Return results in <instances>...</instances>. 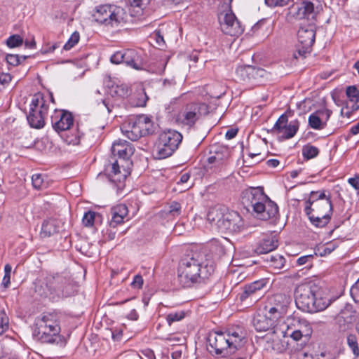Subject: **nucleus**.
<instances>
[{
	"label": "nucleus",
	"instance_id": "obj_48",
	"mask_svg": "<svg viewBox=\"0 0 359 359\" xmlns=\"http://www.w3.org/2000/svg\"><path fill=\"white\" fill-rule=\"evenodd\" d=\"M11 266L10 264H6L4 267V276L3 278V282L2 284L4 285L5 287H7L8 285L10 284V279H11Z\"/></svg>",
	"mask_w": 359,
	"mask_h": 359
},
{
	"label": "nucleus",
	"instance_id": "obj_21",
	"mask_svg": "<svg viewBox=\"0 0 359 359\" xmlns=\"http://www.w3.org/2000/svg\"><path fill=\"white\" fill-rule=\"evenodd\" d=\"M106 170L108 172L110 181L116 184L118 187L125 181L127 176L130 174V172L126 169L123 168L121 170L118 161L109 165Z\"/></svg>",
	"mask_w": 359,
	"mask_h": 359
},
{
	"label": "nucleus",
	"instance_id": "obj_16",
	"mask_svg": "<svg viewBox=\"0 0 359 359\" xmlns=\"http://www.w3.org/2000/svg\"><path fill=\"white\" fill-rule=\"evenodd\" d=\"M210 352H215V354H228L229 352V342L227 334L223 332H212L208 337Z\"/></svg>",
	"mask_w": 359,
	"mask_h": 359
},
{
	"label": "nucleus",
	"instance_id": "obj_49",
	"mask_svg": "<svg viewBox=\"0 0 359 359\" xmlns=\"http://www.w3.org/2000/svg\"><path fill=\"white\" fill-rule=\"evenodd\" d=\"M292 0H265V3L271 7L284 6L288 5Z\"/></svg>",
	"mask_w": 359,
	"mask_h": 359
},
{
	"label": "nucleus",
	"instance_id": "obj_43",
	"mask_svg": "<svg viewBox=\"0 0 359 359\" xmlns=\"http://www.w3.org/2000/svg\"><path fill=\"white\" fill-rule=\"evenodd\" d=\"M184 311L172 312L167 315L166 320L169 325L172 323L180 321L184 318Z\"/></svg>",
	"mask_w": 359,
	"mask_h": 359
},
{
	"label": "nucleus",
	"instance_id": "obj_11",
	"mask_svg": "<svg viewBox=\"0 0 359 359\" xmlns=\"http://www.w3.org/2000/svg\"><path fill=\"white\" fill-rule=\"evenodd\" d=\"M48 106L41 94L35 95L30 104L27 121L31 127L41 128L45 124V117L48 114Z\"/></svg>",
	"mask_w": 359,
	"mask_h": 359
},
{
	"label": "nucleus",
	"instance_id": "obj_29",
	"mask_svg": "<svg viewBox=\"0 0 359 359\" xmlns=\"http://www.w3.org/2000/svg\"><path fill=\"white\" fill-rule=\"evenodd\" d=\"M346 94L348 97V100L346 102L349 103V106L351 107L353 109H358L359 92L357 88L354 86H348L346 88Z\"/></svg>",
	"mask_w": 359,
	"mask_h": 359
},
{
	"label": "nucleus",
	"instance_id": "obj_18",
	"mask_svg": "<svg viewBox=\"0 0 359 359\" xmlns=\"http://www.w3.org/2000/svg\"><path fill=\"white\" fill-rule=\"evenodd\" d=\"M332 114V111L327 108H322L316 111L309 116V126L314 130L324 129L327 126Z\"/></svg>",
	"mask_w": 359,
	"mask_h": 359
},
{
	"label": "nucleus",
	"instance_id": "obj_40",
	"mask_svg": "<svg viewBox=\"0 0 359 359\" xmlns=\"http://www.w3.org/2000/svg\"><path fill=\"white\" fill-rule=\"evenodd\" d=\"M33 187L36 189H43L46 187V183L41 174H34L32 177Z\"/></svg>",
	"mask_w": 359,
	"mask_h": 359
},
{
	"label": "nucleus",
	"instance_id": "obj_34",
	"mask_svg": "<svg viewBox=\"0 0 359 359\" xmlns=\"http://www.w3.org/2000/svg\"><path fill=\"white\" fill-rule=\"evenodd\" d=\"M269 262L271 266L276 269H281L285 265V260L284 257L280 255H271Z\"/></svg>",
	"mask_w": 359,
	"mask_h": 359
},
{
	"label": "nucleus",
	"instance_id": "obj_51",
	"mask_svg": "<svg viewBox=\"0 0 359 359\" xmlns=\"http://www.w3.org/2000/svg\"><path fill=\"white\" fill-rule=\"evenodd\" d=\"M337 247V245L335 243H327L325 245H323L321 248L323 251L320 252L319 254L320 256H325L326 255L331 253Z\"/></svg>",
	"mask_w": 359,
	"mask_h": 359
},
{
	"label": "nucleus",
	"instance_id": "obj_55",
	"mask_svg": "<svg viewBox=\"0 0 359 359\" xmlns=\"http://www.w3.org/2000/svg\"><path fill=\"white\" fill-rule=\"evenodd\" d=\"M144 280L142 276L137 274L134 276L131 285L133 288L140 289L142 287Z\"/></svg>",
	"mask_w": 359,
	"mask_h": 359
},
{
	"label": "nucleus",
	"instance_id": "obj_14",
	"mask_svg": "<svg viewBox=\"0 0 359 359\" xmlns=\"http://www.w3.org/2000/svg\"><path fill=\"white\" fill-rule=\"evenodd\" d=\"M218 20L222 31L226 34L236 36L243 31L233 12H219Z\"/></svg>",
	"mask_w": 359,
	"mask_h": 359
},
{
	"label": "nucleus",
	"instance_id": "obj_42",
	"mask_svg": "<svg viewBox=\"0 0 359 359\" xmlns=\"http://www.w3.org/2000/svg\"><path fill=\"white\" fill-rule=\"evenodd\" d=\"M266 285V280L261 279L259 280H254L250 285H248V295L255 292L257 290L262 289Z\"/></svg>",
	"mask_w": 359,
	"mask_h": 359
},
{
	"label": "nucleus",
	"instance_id": "obj_9",
	"mask_svg": "<svg viewBox=\"0 0 359 359\" xmlns=\"http://www.w3.org/2000/svg\"><path fill=\"white\" fill-rule=\"evenodd\" d=\"M121 130L129 140L136 141L140 137L154 132V122L148 116L141 114L130 118L123 124Z\"/></svg>",
	"mask_w": 359,
	"mask_h": 359
},
{
	"label": "nucleus",
	"instance_id": "obj_20",
	"mask_svg": "<svg viewBox=\"0 0 359 359\" xmlns=\"http://www.w3.org/2000/svg\"><path fill=\"white\" fill-rule=\"evenodd\" d=\"M314 6L310 1H304L299 5H292L289 8L288 15L296 19L309 18L313 13Z\"/></svg>",
	"mask_w": 359,
	"mask_h": 359
},
{
	"label": "nucleus",
	"instance_id": "obj_26",
	"mask_svg": "<svg viewBox=\"0 0 359 359\" xmlns=\"http://www.w3.org/2000/svg\"><path fill=\"white\" fill-rule=\"evenodd\" d=\"M229 342V352L231 353L235 350L243 346L246 342L245 334L241 332L234 331L231 333H228Z\"/></svg>",
	"mask_w": 359,
	"mask_h": 359
},
{
	"label": "nucleus",
	"instance_id": "obj_37",
	"mask_svg": "<svg viewBox=\"0 0 359 359\" xmlns=\"http://www.w3.org/2000/svg\"><path fill=\"white\" fill-rule=\"evenodd\" d=\"M241 147L242 154H241V157L240 158H238L237 161V165L240 166L238 173L241 177H243L244 179L245 175L247 173V170H245V161L244 159V155H243L244 143L243 142L241 143Z\"/></svg>",
	"mask_w": 359,
	"mask_h": 359
},
{
	"label": "nucleus",
	"instance_id": "obj_56",
	"mask_svg": "<svg viewBox=\"0 0 359 359\" xmlns=\"http://www.w3.org/2000/svg\"><path fill=\"white\" fill-rule=\"evenodd\" d=\"M233 0H223L220 5L219 12L227 13L229 11L233 12L231 9V2Z\"/></svg>",
	"mask_w": 359,
	"mask_h": 359
},
{
	"label": "nucleus",
	"instance_id": "obj_19",
	"mask_svg": "<svg viewBox=\"0 0 359 359\" xmlns=\"http://www.w3.org/2000/svg\"><path fill=\"white\" fill-rule=\"evenodd\" d=\"M53 128L57 131L69 130L73 125L74 118L72 114L68 111H55L51 116Z\"/></svg>",
	"mask_w": 359,
	"mask_h": 359
},
{
	"label": "nucleus",
	"instance_id": "obj_32",
	"mask_svg": "<svg viewBox=\"0 0 359 359\" xmlns=\"http://www.w3.org/2000/svg\"><path fill=\"white\" fill-rule=\"evenodd\" d=\"M292 320L294 321V323H290L289 325H292L294 329L300 331L306 330L308 334L310 336L311 335L313 332L312 327L307 320L304 319Z\"/></svg>",
	"mask_w": 359,
	"mask_h": 359
},
{
	"label": "nucleus",
	"instance_id": "obj_1",
	"mask_svg": "<svg viewBox=\"0 0 359 359\" xmlns=\"http://www.w3.org/2000/svg\"><path fill=\"white\" fill-rule=\"evenodd\" d=\"M214 271L206 250H191L181 260L178 268V280L184 287H191L208 278Z\"/></svg>",
	"mask_w": 359,
	"mask_h": 359
},
{
	"label": "nucleus",
	"instance_id": "obj_59",
	"mask_svg": "<svg viewBox=\"0 0 359 359\" xmlns=\"http://www.w3.org/2000/svg\"><path fill=\"white\" fill-rule=\"evenodd\" d=\"M248 156L250 157L252 160L255 158H257V162H261L265 159L264 154H262L261 152H250L248 153Z\"/></svg>",
	"mask_w": 359,
	"mask_h": 359
},
{
	"label": "nucleus",
	"instance_id": "obj_58",
	"mask_svg": "<svg viewBox=\"0 0 359 359\" xmlns=\"http://www.w3.org/2000/svg\"><path fill=\"white\" fill-rule=\"evenodd\" d=\"M348 182L355 190H359V175H355L353 177L349 178L348 180Z\"/></svg>",
	"mask_w": 359,
	"mask_h": 359
},
{
	"label": "nucleus",
	"instance_id": "obj_22",
	"mask_svg": "<svg viewBox=\"0 0 359 359\" xmlns=\"http://www.w3.org/2000/svg\"><path fill=\"white\" fill-rule=\"evenodd\" d=\"M134 149L131 144L126 140H118L114 142L111 147V154L118 156L123 161L127 160L133 154Z\"/></svg>",
	"mask_w": 359,
	"mask_h": 359
},
{
	"label": "nucleus",
	"instance_id": "obj_57",
	"mask_svg": "<svg viewBox=\"0 0 359 359\" xmlns=\"http://www.w3.org/2000/svg\"><path fill=\"white\" fill-rule=\"evenodd\" d=\"M12 79V76L8 73H0V84L2 86L8 85Z\"/></svg>",
	"mask_w": 359,
	"mask_h": 359
},
{
	"label": "nucleus",
	"instance_id": "obj_54",
	"mask_svg": "<svg viewBox=\"0 0 359 359\" xmlns=\"http://www.w3.org/2000/svg\"><path fill=\"white\" fill-rule=\"evenodd\" d=\"M6 60L12 66H17L20 64V58L18 55L8 54L6 55Z\"/></svg>",
	"mask_w": 359,
	"mask_h": 359
},
{
	"label": "nucleus",
	"instance_id": "obj_52",
	"mask_svg": "<svg viewBox=\"0 0 359 359\" xmlns=\"http://www.w3.org/2000/svg\"><path fill=\"white\" fill-rule=\"evenodd\" d=\"M351 295L355 302H359V278L351 288Z\"/></svg>",
	"mask_w": 359,
	"mask_h": 359
},
{
	"label": "nucleus",
	"instance_id": "obj_15",
	"mask_svg": "<svg viewBox=\"0 0 359 359\" xmlns=\"http://www.w3.org/2000/svg\"><path fill=\"white\" fill-rule=\"evenodd\" d=\"M299 126L297 120L288 123L287 116L281 115L276 122L273 130L284 139H290L295 135Z\"/></svg>",
	"mask_w": 359,
	"mask_h": 359
},
{
	"label": "nucleus",
	"instance_id": "obj_2",
	"mask_svg": "<svg viewBox=\"0 0 359 359\" xmlns=\"http://www.w3.org/2000/svg\"><path fill=\"white\" fill-rule=\"evenodd\" d=\"M207 221L212 231L219 233H236L244 228V221L237 212L219 205L208 209Z\"/></svg>",
	"mask_w": 359,
	"mask_h": 359
},
{
	"label": "nucleus",
	"instance_id": "obj_17",
	"mask_svg": "<svg viewBox=\"0 0 359 359\" xmlns=\"http://www.w3.org/2000/svg\"><path fill=\"white\" fill-rule=\"evenodd\" d=\"M316 32L313 27H300L297 32L299 43L302 46L298 53L301 55L309 51V49L315 42Z\"/></svg>",
	"mask_w": 359,
	"mask_h": 359
},
{
	"label": "nucleus",
	"instance_id": "obj_39",
	"mask_svg": "<svg viewBox=\"0 0 359 359\" xmlns=\"http://www.w3.org/2000/svg\"><path fill=\"white\" fill-rule=\"evenodd\" d=\"M80 39V34L79 33L76 31L72 33L71 36L69 37L67 42L64 45L63 48L65 50H69L72 49L76 44H77Z\"/></svg>",
	"mask_w": 359,
	"mask_h": 359
},
{
	"label": "nucleus",
	"instance_id": "obj_12",
	"mask_svg": "<svg viewBox=\"0 0 359 359\" xmlns=\"http://www.w3.org/2000/svg\"><path fill=\"white\" fill-rule=\"evenodd\" d=\"M276 297L283 299V304H276L275 306L270 308L266 314L270 320H273V332L268 333L265 336V339L268 344H271L272 338L276 337L275 331L277 327H280V325L285 323L284 318L287 311L288 298L281 295L277 296Z\"/></svg>",
	"mask_w": 359,
	"mask_h": 359
},
{
	"label": "nucleus",
	"instance_id": "obj_44",
	"mask_svg": "<svg viewBox=\"0 0 359 359\" xmlns=\"http://www.w3.org/2000/svg\"><path fill=\"white\" fill-rule=\"evenodd\" d=\"M9 320L4 311L0 312V335L8 329Z\"/></svg>",
	"mask_w": 359,
	"mask_h": 359
},
{
	"label": "nucleus",
	"instance_id": "obj_53",
	"mask_svg": "<svg viewBox=\"0 0 359 359\" xmlns=\"http://www.w3.org/2000/svg\"><path fill=\"white\" fill-rule=\"evenodd\" d=\"M124 51H118L115 53L114 55L111 57V62L114 64H120L123 63L124 61Z\"/></svg>",
	"mask_w": 359,
	"mask_h": 359
},
{
	"label": "nucleus",
	"instance_id": "obj_10",
	"mask_svg": "<svg viewBox=\"0 0 359 359\" xmlns=\"http://www.w3.org/2000/svg\"><path fill=\"white\" fill-rule=\"evenodd\" d=\"M182 135L176 130H167L160 134L154 148L156 158H165L172 154L182 142Z\"/></svg>",
	"mask_w": 359,
	"mask_h": 359
},
{
	"label": "nucleus",
	"instance_id": "obj_5",
	"mask_svg": "<svg viewBox=\"0 0 359 359\" xmlns=\"http://www.w3.org/2000/svg\"><path fill=\"white\" fill-rule=\"evenodd\" d=\"M305 212L311 222L317 227H323L330 220L332 205L325 191H311L306 202Z\"/></svg>",
	"mask_w": 359,
	"mask_h": 359
},
{
	"label": "nucleus",
	"instance_id": "obj_3",
	"mask_svg": "<svg viewBox=\"0 0 359 359\" xmlns=\"http://www.w3.org/2000/svg\"><path fill=\"white\" fill-rule=\"evenodd\" d=\"M295 303L297 308L307 313L325 310L330 300L323 296L321 289L313 283L299 285L295 290Z\"/></svg>",
	"mask_w": 359,
	"mask_h": 359
},
{
	"label": "nucleus",
	"instance_id": "obj_35",
	"mask_svg": "<svg viewBox=\"0 0 359 359\" xmlns=\"http://www.w3.org/2000/svg\"><path fill=\"white\" fill-rule=\"evenodd\" d=\"M318 153V149L310 144L305 145L302 149V154L307 159L316 157Z\"/></svg>",
	"mask_w": 359,
	"mask_h": 359
},
{
	"label": "nucleus",
	"instance_id": "obj_46",
	"mask_svg": "<svg viewBox=\"0 0 359 359\" xmlns=\"http://www.w3.org/2000/svg\"><path fill=\"white\" fill-rule=\"evenodd\" d=\"M181 213V205L177 202H172L169 206L168 214L175 217L180 215Z\"/></svg>",
	"mask_w": 359,
	"mask_h": 359
},
{
	"label": "nucleus",
	"instance_id": "obj_24",
	"mask_svg": "<svg viewBox=\"0 0 359 359\" xmlns=\"http://www.w3.org/2000/svg\"><path fill=\"white\" fill-rule=\"evenodd\" d=\"M123 55V63L137 70L143 69L142 60L137 51L133 49H128L124 51Z\"/></svg>",
	"mask_w": 359,
	"mask_h": 359
},
{
	"label": "nucleus",
	"instance_id": "obj_8",
	"mask_svg": "<svg viewBox=\"0 0 359 359\" xmlns=\"http://www.w3.org/2000/svg\"><path fill=\"white\" fill-rule=\"evenodd\" d=\"M93 18L98 23L111 27L122 26L126 22L127 14L123 8L114 4L96 6L92 11Z\"/></svg>",
	"mask_w": 359,
	"mask_h": 359
},
{
	"label": "nucleus",
	"instance_id": "obj_64",
	"mask_svg": "<svg viewBox=\"0 0 359 359\" xmlns=\"http://www.w3.org/2000/svg\"><path fill=\"white\" fill-rule=\"evenodd\" d=\"M189 177H190V175L189 173L186 172V173L182 174L180 176V179L179 182H177V184L187 183L188 182V180H189Z\"/></svg>",
	"mask_w": 359,
	"mask_h": 359
},
{
	"label": "nucleus",
	"instance_id": "obj_4",
	"mask_svg": "<svg viewBox=\"0 0 359 359\" xmlns=\"http://www.w3.org/2000/svg\"><path fill=\"white\" fill-rule=\"evenodd\" d=\"M177 106L180 109L174 114L173 119L180 126L191 128L199 121L203 115L208 112V107L204 103L190 102L183 104L181 97L172 99L168 104L165 105V111L170 114L174 111Z\"/></svg>",
	"mask_w": 359,
	"mask_h": 359
},
{
	"label": "nucleus",
	"instance_id": "obj_27",
	"mask_svg": "<svg viewBox=\"0 0 359 359\" xmlns=\"http://www.w3.org/2000/svg\"><path fill=\"white\" fill-rule=\"evenodd\" d=\"M278 240L275 236H267L255 248V252L257 254L268 253L278 247Z\"/></svg>",
	"mask_w": 359,
	"mask_h": 359
},
{
	"label": "nucleus",
	"instance_id": "obj_61",
	"mask_svg": "<svg viewBox=\"0 0 359 359\" xmlns=\"http://www.w3.org/2000/svg\"><path fill=\"white\" fill-rule=\"evenodd\" d=\"M149 0H130L131 5L135 7H142L147 5Z\"/></svg>",
	"mask_w": 359,
	"mask_h": 359
},
{
	"label": "nucleus",
	"instance_id": "obj_30",
	"mask_svg": "<svg viewBox=\"0 0 359 359\" xmlns=\"http://www.w3.org/2000/svg\"><path fill=\"white\" fill-rule=\"evenodd\" d=\"M265 23L266 20L264 19L259 20L251 27L250 32H248V36L259 37L260 39L266 37Z\"/></svg>",
	"mask_w": 359,
	"mask_h": 359
},
{
	"label": "nucleus",
	"instance_id": "obj_63",
	"mask_svg": "<svg viewBox=\"0 0 359 359\" xmlns=\"http://www.w3.org/2000/svg\"><path fill=\"white\" fill-rule=\"evenodd\" d=\"M122 329L121 328H115L112 331V338L114 340H118L120 339L121 337L122 336Z\"/></svg>",
	"mask_w": 359,
	"mask_h": 359
},
{
	"label": "nucleus",
	"instance_id": "obj_23",
	"mask_svg": "<svg viewBox=\"0 0 359 359\" xmlns=\"http://www.w3.org/2000/svg\"><path fill=\"white\" fill-rule=\"evenodd\" d=\"M111 219L109 222L110 226L115 228L124 222L125 218L128 216V207L125 204H118L111 208Z\"/></svg>",
	"mask_w": 359,
	"mask_h": 359
},
{
	"label": "nucleus",
	"instance_id": "obj_33",
	"mask_svg": "<svg viewBox=\"0 0 359 359\" xmlns=\"http://www.w3.org/2000/svg\"><path fill=\"white\" fill-rule=\"evenodd\" d=\"M266 72L262 68H257L253 66L248 65V79L257 80L266 76Z\"/></svg>",
	"mask_w": 359,
	"mask_h": 359
},
{
	"label": "nucleus",
	"instance_id": "obj_62",
	"mask_svg": "<svg viewBox=\"0 0 359 359\" xmlns=\"http://www.w3.org/2000/svg\"><path fill=\"white\" fill-rule=\"evenodd\" d=\"M237 133H238L237 128H231L226 131L225 137L228 140L233 139V137H236V135H237Z\"/></svg>",
	"mask_w": 359,
	"mask_h": 359
},
{
	"label": "nucleus",
	"instance_id": "obj_47",
	"mask_svg": "<svg viewBox=\"0 0 359 359\" xmlns=\"http://www.w3.org/2000/svg\"><path fill=\"white\" fill-rule=\"evenodd\" d=\"M137 101L134 103V104L137 107H144L146 104L147 100V95L144 91V90L141 89L137 93Z\"/></svg>",
	"mask_w": 359,
	"mask_h": 359
},
{
	"label": "nucleus",
	"instance_id": "obj_41",
	"mask_svg": "<svg viewBox=\"0 0 359 359\" xmlns=\"http://www.w3.org/2000/svg\"><path fill=\"white\" fill-rule=\"evenodd\" d=\"M347 344L352 350L354 355H359V348L358 345L357 337L354 334H349L347 337Z\"/></svg>",
	"mask_w": 359,
	"mask_h": 359
},
{
	"label": "nucleus",
	"instance_id": "obj_13",
	"mask_svg": "<svg viewBox=\"0 0 359 359\" xmlns=\"http://www.w3.org/2000/svg\"><path fill=\"white\" fill-rule=\"evenodd\" d=\"M275 333L276 337L272 338V342L268 346L269 348H271L273 350H279V341L280 337L289 336L294 341H299L304 337L307 339L311 337L308 334L306 330H297L294 329L292 325H289V323H283L282 325H280V327H277Z\"/></svg>",
	"mask_w": 359,
	"mask_h": 359
},
{
	"label": "nucleus",
	"instance_id": "obj_6",
	"mask_svg": "<svg viewBox=\"0 0 359 359\" xmlns=\"http://www.w3.org/2000/svg\"><path fill=\"white\" fill-rule=\"evenodd\" d=\"M34 334L41 343L55 344L60 347L66 344L60 333L58 316L55 313H44L35 321Z\"/></svg>",
	"mask_w": 359,
	"mask_h": 359
},
{
	"label": "nucleus",
	"instance_id": "obj_28",
	"mask_svg": "<svg viewBox=\"0 0 359 359\" xmlns=\"http://www.w3.org/2000/svg\"><path fill=\"white\" fill-rule=\"evenodd\" d=\"M58 222L57 220L53 219L45 220L41 226L40 236L42 238L50 237L51 235L58 231Z\"/></svg>",
	"mask_w": 359,
	"mask_h": 359
},
{
	"label": "nucleus",
	"instance_id": "obj_38",
	"mask_svg": "<svg viewBox=\"0 0 359 359\" xmlns=\"http://www.w3.org/2000/svg\"><path fill=\"white\" fill-rule=\"evenodd\" d=\"M23 43L22 38L18 35L14 34L9 36L6 40V45L11 48L20 46Z\"/></svg>",
	"mask_w": 359,
	"mask_h": 359
},
{
	"label": "nucleus",
	"instance_id": "obj_31",
	"mask_svg": "<svg viewBox=\"0 0 359 359\" xmlns=\"http://www.w3.org/2000/svg\"><path fill=\"white\" fill-rule=\"evenodd\" d=\"M110 93L112 96L126 97L130 94V88L125 84L116 85L111 88Z\"/></svg>",
	"mask_w": 359,
	"mask_h": 359
},
{
	"label": "nucleus",
	"instance_id": "obj_25",
	"mask_svg": "<svg viewBox=\"0 0 359 359\" xmlns=\"http://www.w3.org/2000/svg\"><path fill=\"white\" fill-rule=\"evenodd\" d=\"M273 320H270L267 315L257 314L252 319V325L257 332L267 331L273 329Z\"/></svg>",
	"mask_w": 359,
	"mask_h": 359
},
{
	"label": "nucleus",
	"instance_id": "obj_36",
	"mask_svg": "<svg viewBox=\"0 0 359 359\" xmlns=\"http://www.w3.org/2000/svg\"><path fill=\"white\" fill-rule=\"evenodd\" d=\"M352 311L350 308L346 307L344 309L341 310L340 313L337 316L336 319L339 323H341L342 320L345 323H349L352 320Z\"/></svg>",
	"mask_w": 359,
	"mask_h": 359
},
{
	"label": "nucleus",
	"instance_id": "obj_7",
	"mask_svg": "<svg viewBox=\"0 0 359 359\" xmlns=\"http://www.w3.org/2000/svg\"><path fill=\"white\" fill-rule=\"evenodd\" d=\"M248 193L250 196L249 200L254 217L262 221L276 217L278 214V207L265 194L263 187L248 186Z\"/></svg>",
	"mask_w": 359,
	"mask_h": 359
},
{
	"label": "nucleus",
	"instance_id": "obj_45",
	"mask_svg": "<svg viewBox=\"0 0 359 359\" xmlns=\"http://www.w3.org/2000/svg\"><path fill=\"white\" fill-rule=\"evenodd\" d=\"M95 213L93 211L86 212L83 217V224L86 226H92L94 224Z\"/></svg>",
	"mask_w": 359,
	"mask_h": 359
},
{
	"label": "nucleus",
	"instance_id": "obj_50",
	"mask_svg": "<svg viewBox=\"0 0 359 359\" xmlns=\"http://www.w3.org/2000/svg\"><path fill=\"white\" fill-rule=\"evenodd\" d=\"M349 103H345V105L341 109V116H345L347 118H351L353 112L357 111L358 109H353L351 107L349 106Z\"/></svg>",
	"mask_w": 359,
	"mask_h": 359
},
{
	"label": "nucleus",
	"instance_id": "obj_60",
	"mask_svg": "<svg viewBox=\"0 0 359 359\" xmlns=\"http://www.w3.org/2000/svg\"><path fill=\"white\" fill-rule=\"evenodd\" d=\"M312 257H313L312 255H306V256L300 257L299 258L297 259V263L299 266L304 265L306 263H307L309 262V260L311 259Z\"/></svg>",
	"mask_w": 359,
	"mask_h": 359
}]
</instances>
